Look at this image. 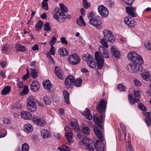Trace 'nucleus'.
I'll return each instance as SVG.
<instances>
[{"instance_id":"obj_46","label":"nucleus","mask_w":151,"mask_h":151,"mask_svg":"<svg viewBox=\"0 0 151 151\" xmlns=\"http://www.w3.org/2000/svg\"><path fill=\"white\" fill-rule=\"evenodd\" d=\"M31 77L33 78H35L37 76V74L36 70L35 69H33L31 71Z\"/></svg>"},{"instance_id":"obj_20","label":"nucleus","mask_w":151,"mask_h":151,"mask_svg":"<svg viewBox=\"0 0 151 151\" xmlns=\"http://www.w3.org/2000/svg\"><path fill=\"white\" fill-rule=\"evenodd\" d=\"M55 72L56 75L61 80L64 79V77L62 75L61 70L58 66H56L55 68Z\"/></svg>"},{"instance_id":"obj_58","label":"nucleus","mask_w":151,"mask_h":151,"mask_svg":"<svg viewBox=\"0 0 151 151\" xmlns=\"http://www.w3.org/2000/svg\"><path fill=\"white\" fill-rule=\"evenodd\" d=\"M11 120L9 119L8 118H5L4 119L3 123L4 124H9L11 123Z\"/></svg>"},{"instance_id":"obj_40","label":"nucleus","mask_w":151,"mask_h":151,"mask_svg":"<svg viewBox=\"0 0 151 151\" xmlns=\"http://www.w3.org/2000/svg\"><path fill=\"white\" fill-rule=\"evenodd\" d=\"M58 19L59 22H63L66 19V15L63 12L61 13V15H60Z\"/></svg>"},{"instance_id":"obj_59","label":"nucleus","mask_w":151,"mask_h":151,"mask_svg":"<svg viewBox=\"0 0 151 151\" xmlns=\"http://www.w3.org/2000/svg\"><path fill=\"white\" fill-rule=\"evenodd\" d=\"M60 42L63 44L66 45L68 44V42L65 37H61L60 38Z\"/></svg>"},{"instance_id":"obj_52","label":"nucleus","mask_w":151,"mask_h":151,"mask_svg":"<svg viewBox=\"0 0 151 151\" xmlns=\"http://www.w3.org/2000/svg\"><path fill=\"white\" fill-rule=\"evenodd\" d=\"M78 124L77 121L76 119H73L70 122V125L72 128H73L74 126Z\"/></svg>"},{"instance_id":"obj_16","label":"nucleus","mask_w":151,"mask_h":151,"mask_svg":"<svg viewBox=\"0 0 151 151\" xmlns=\"http://www.w3.org/2000/svg\"><path fill=\"white\" fill-rule=\"evenodd\" d=\"M40 87V85L39 83L37 81H32L30 85V90L34 92H36L38 91Z\"/></svg>"},{"instance_id":"obj_17","label":"nucleus","mask_w":151,"mask_h":151,"mask_svg":"<svg viewBox=\"0 0 151 151\" xmlns=\"http://www.w3.org/2000/svg\"><path fill=\"white\" fill-rule=\"evenodd\" d=\"M145 117L144 121L147 127H151V112H145L144 113Z\"/></svg>"},{"instance_id":"obj_30","label":"nucleus","mask_w":151,"mask_h":151,"mask_svg":"<svg viewBox=\"0 0 151 151\" xmlns=\"http://www.w3.org/2000/svg\"><path fill=\"white\" fill-rule=\"evenodd\" d=\"M128 99L129 102L131 105L134 104L136 102L138 103L139 102L138 101L135 99L133 98V96L132 94H129L128 95Z\"/></svg>"},{"instance_id":"obj_53","label":"nucleus","mask_w":151,"mask_h":151,"mask_svg":"<svg viewBox=\"0 0 151 151\" xmlns=\"http://www.w3.org/2000/svg\"><path fill=\"white\" fill-rule=\"evenodd\" d=\"M106 41V40H105L104 39H103L101 40V44L103 45L102 46L104 47V46L106 48H107L108 47V45L107 44V43Z\"/></svg>"},{"instance_id":"obj_11","label":"nucleus","mask_w":151,"mask_h":151,"mask_svg":"<svg viewBox=\"0 0 151 151\" xmlns=\"http://www.w3.org/2000/svg\"><path fill=\"white\" fill-rule=\"evenodd\" d=\"M27 105L28 109L32 112L35 111L37 106L34 99L31 97H29Z\"/></svg>"},{"instance_id":"obj_55","label":"nucleus","mask_w":151,"mask_h":151,"mask_svg":"<svg viewBox=\"0 0 151 151\" xmlns=\"http://www.w3.org/2000/svg\"><path fill=\"white\" fill-rule=\"evenodd\" d=\"M29 90L28 87L25 86L22 91L21 92V93H23L24 95L27 94L29 92Z\"/></svg>"},{"instance_id":"obj_24","label":"nucleus","mask_w":151,"mask_h":151,"mask_svg":"<svg viewBox=\"0 0 151 151\" xmlns=\"http://www.w3.org/2000/svg\"><path fill=\"white\" fill-rule=\"evenodd\" d=\"M24 130L27 133H31L33 130L32 126L29 123L25 124L24 126Z\"/></svg>"},{"instance_id":"obj_63","label":"nucleus","mask_w":151,"mask_h":151,"mask_svg":"<svg viewBox=\"0 0 151 151\" xmlns=\"http://www.w3.org/2000/svg\"><path fill=\"white\" fill-rule=\"evenodd\" d=\"M134 83L135 86H140L142 84L141 83L136 79H135L134 80Z\"/></svg>"},{"instance_id":"obj_3","label":"nucleus","mask_w":151,"mask_h":151,"mask_svg":"<svg viewBox=\"0 0 151 151\" xmlns=\"http://www.w3.org/2000/svg\"><path fill=\"white\" fill-rule=\"evenodd\" d=\"M107 102L104 99H101L96 106L97 111L100 114V118L103 120L105 117L107 106Z\"/></svg>"},{"instance_id":"obj_44","label":"nucleus","mask_w":151,"mask_h":151,"mask_svg":"<svg viewBox=\"0 0 151 151\" xmlns=\"http://www.w3.org/2000/svg\"><path fill=\"white\" fill-rule=\"evenodd\" d=\"M136 24L137 22H136L135 19H133L132 18V20L131 19L130 21V23L129 24V26L133 28L135 27Z\"/></svg>"},{"instance_id":"obj_61","label":"nucleus","mask_w":151,"mask_h":151,"mask_svg":"<svg viewBox=\"0 0 151 151\" xmlns=\"http://www.w3.org/2000/svg\"><path fill=\"white\" fill-rule=\"evenodd\" d=\"M55 48L53 46H51L50 49V52L52 55H54L55 54Z\"/></svg>"},{"instance_id":"obj_23","label":"nucleus","mask_w":151,"mask_h":151,"mask_svg":"<svg viewBox=\"0 0 151 151\" xmlns=\"http://www.w3.org/2000/svg\"><path fill=\"white\" fill-rule=\"evenodd\" d=\"M58 52L60 55L63 56H67L69 54L67 50L64 47L60 48L59 49Z\"/></svg>"},{"instance_id":"obj_48","label":"nucleus","mask_w":151,"mask_h":151,"mask_svg":"<svg viewBox=\"0 0 151 151\" xmlns=\"http://www.w3.org/2000/svg\"><path fill=\"white\" fill-rule=\"evenodd\" d=\"M6 131L5 129H2L0 130V138L4 137L6 136L7 134Z\"/></svg>"},{"instance_id":"obj_12","label":"nucleus","mask_w":151,"mask_h":151,"mask_svg":"<svg viewBox=\"0 0 151 151\" xmlns=\"http://www.w3.org/2000/svg\"><path fill=\"white\" fill-rule=\"evenodd\" d=\"M74 77L72 76H68L65 79V87L68 89L70 88L73 86L74 81Z\"/></svg>"},{"instance_id":"obj_47","label":"nucleus","mask_w":151,"mask_h":151,"mask_svg":"<svg viewBox=\"0 0 151 151\" xmlns=\"http://www.w3.org/2000/svg\"><path fill=\"white\" fill-rule=\"evenodd\" d=\"M117 88L118 90L122 91H124L126 89V87L121 84L118 85Z\"/></svg>"},{"instance_id":"obj_27","label":"nucleus","mask_w":151,"mask_h":151,"mask_svg":"<svg viewBox=\"0 0 151 151\" xmlns=\"http://www.w3.org/2000/svg\"><path fill=\"white\" fill-rule=\"evenodd\" d=\"M15 48L17 52H24L26 49L24 46L18 43H17L15 45Z\"/></svg>"},{"instance_id":"obj_25","label":"nucleus","mask_w":151,"mask_h":151,"mask_svg":"<svg viewBox=\"0 0 151 151\" xmlns=\"http://www.w3.org/2000/svg\"><path fill=\"white\" fill-rule=\"evenodd\" d=\"M63 94L65 102L68 105L70 103V99L69 94L68 92L66 90H64L63 91Z\"/></svg>"},{"instance_id":"obj_51","label":"nucleus","mask_w":151,"mask_h":151,"mask_svg":"<svg viewBox=\"0 0 151 151\" xmlns=\"http://www.w3.org/2000/svg\"><path fill=\"white\" fill-rule=\"evenodd\" d=\"M42 5L43 8L45 10L48 9V4L47 2H45L42 1Z\"/></svg>"},{"instance_id":"obj_28","label":"nucleus","mask_w":151,"mask_h":151,"mask_svg":"<svg viewBox=\"0 0 151 151\" xmlns=\"http://www.w3.org/2000/svg\"><path fill=\"white\" fill-rule=\"evenodd\" d=\"M126 9L127 13L131 17H135L136 16V14L134 12H133L131 9V7H126Z\"/></svg>"},{"instance_id":"obj_7","label":"nucleus","mask_w":151,"mask_h":151,"mask_svg":"<svg viewBox=\"0 0 151 151\" xmlns=\"http://www.w3.org/2000/svg\"><path fill=\"white\" fill-rule=\"evenodd\" d=\"M126 68L127 70L131 73L138 72L142 71L143 69L141 65L134 63L128 64Z\"/></svg>"},{"instance_id":"obj_49","label":"nucleus","mask_w":151,"mask_h":151,"mask_svg":"<svg viewBox=\"0 0 151 151\" xmlns=\"http://www.w3.org/2000/svg\"><path fill=\"white\" fill-rule=\"evenodd\" d=\"M138 107L140 110L144 111H146L147 109L146 107L142 103H139L138 105Z\"/></svg>"},{"instance_id":"obj_37","label":"nucleus","mask_w":151,"mask_h":151,"mask_svg":"<svg viewBox=\"0 0 151 151\" xmlns=\"http://www.w3.org/2000/svg\"><path fill=\"white\" fill-rule=\"evenodd\" d=\"M52 29V28L50 26L49 23L48 22H46L44 25V29L45 31L49 32Z\"/></svg>"},{"instance_id":"obj_4","label":"nucleus","mask_w":151,"mask_h":151,"mask_svg":"<svg viewBox=\"0 0 151 151\" xmlns=\"http://www.w3.org/2000/svg\"><path fill=\"white\" fill-rule=\"evenodd\" d=\"M127 58L131 62L134 63L142 64L144 63L142 57L133 51H132L128 53Z\"/></svg>"},{"instance_id":"obj_50","label":"nucleus","mask_w":151,"mask_h":151,"mask_svg":"<svg viewBox=\"0 0 151 151\" xmlns=\"http://www.w3.org/2000/svg\"><path fill=\"white\" fill-rule=\"evenodd\" d=\"M132 20V18H131L129 16L125 17L124 18V22L125 23L129 26V24L130 23V21Z\"/></svg>"},{"instance_id":"obj_31","label":"nucleus","mask_w":151,"mask_h":151,"mask_svg":"<svg viewBox=\"0 0 151 151\" xmlns=\"http://www.w3.org/2000/svg\"><path fill=\"white\" fill-rule=\"evenodd\" d=\"M81 131L83 134L86 135H89L90 133V129L89 127L87 126H85L83 127L81 129Z\"/></svg>"},{"instance_id":"obj_18","label":"nucleus","mask_w":151,"mask_h":151,"mask_svg":"<svg viewBox=\"0 0 151 151\" xmlns=\"http://www.w3.org/2000/svg\"><path fill=\"white\" fill-rule=\"evenodd\" d=\"M111 50L113 56L116 58H119L120 56V53L117 49L114 46H112Z\"/></svg>"},{"instance_id":"obj_14","label":"nucleus","mask_w":151,"mask_h":151,"mask_svg":"<svg viewBox=\"0 0 151 151\" xmlns=\"http://www.w3.org/2000/svg\"><path fill=\"white\" fill-rule=\"evenodd\" d=\"M98 11L99 14L103 17H107L109 15V12L108 9L104 6L100 5L98 7Z\"/></svg>"},{"instance_id":"obj_2","label":"nucleus","mask_w":151,"mask_h":151,"mask_svg":"<svg viewBox=\"0 0 151 151\" xmlns=\"http://www.w3.org/2000/svg\"><path fill=\"white\" fill-rule=\"evenodd\" d=\"M94 132L97 137L101 140L96 141V145H95V148L97 151H103L104 150V145L103 143V138L101 132L98 127L94 129Z\"/></svg>"},{"instance_id":"obj_62","label":"nucleus","mask_w":151,"mask_h":151,"mask_svg":"<svg viewBox=\"0 0 151 151\" xmlns=\"http://www.w3.org/2000/svg\"><path fill=\"white\" fill-rule=\"evenodd\" d=\"M72 129L74 131L76 132H79L81 131L80 129L79 128V127L78 124L74 126V127L72 128Z\"/></svg>"},{"instance_id":"obj_43","label":"nucleus","mask_w":151,"mask_h":151,"mask_svg":"<svg viewBox=\"0 0 151 151\" xmlns=\"http://www.w3.org/2000/svg\"><path fill=\"white\" fill-rule=\"evenodd\" d=\"M59 6L61 8L60 10H61V11H63L65 12H68V9L67 7L65 6L64 4L61 3L60 4Z\"/></svg>"},{"instance_id":"obj_41","label":"nucleus","mask_w":151,"mask_h":151,"mask_svg":"<svg viewBox=\"0 0 151 151\" xmlns=\"http://www.w3.org/2000/svg\"><path fill=\"white\" fill-rule=\"evenodd\" d=\"M134 96L135 99H136L139 102L140 92L138 90H136L134 92Z\"/></svg>"},{"instance_id":"obj_21","label":"nucleus","mask_w":151,"mask_h":151,"mask_svg":"<svg viewBox=\"0 0 151 151\" xmlns=\"http://www.w3.org/2000/svg\"><path fill=\"white\" fill-rule=\"evenodd\" d=\"M93 119L95 123L97 125V126L99 127L98 128L99 129H100L102 130V129H103L102 125V124L101 121L99 119L98 117L96 115H94Z\"/></svg>"},{"instance_id":"obj_64","label":"nucleus","mask_w":151,"mask_h":151,"mask_svg":"<svg viewBox=\"0 0 151 151\" xmlns=\"http://www.w3.org/2000/svg\"><path fill=\"white\" fill-rule=\"evenodd\" d=\"M121 128L122 130L124 132H126V130L124 124L122 122L120 123Z\"/></svg>"},{"instance_id":"obj_36","label":"nucleus","mask_w":151,"mask_h":151,"mask_svg":"<svg viewBox=\"0 0 151 151\" xmlns=\"http://www.w3.org/2000/svg\"><path fill=\"white\" fill-rule=\"evenodd\" d=\"M43 100L45 104L46 105H49L51 103V100L50 97L46 96L43 98Z\"/></svg>"},{"instance_id":"obj_22","label":"nucleus","mask_w":151,"mask_h":151,"mask_svg":"<svg viewBox=\"0 0 151 151\" xmlns=\"http://www.w3.org/2000/svg\"><path fill=\"white\" fill-rule=\"evenodd\" d=\"M42 85L44 88L46 90H50L52 87L50 81L48 79L45 80L43 81Z\"/></svg>"},{"instance_id":"obj_38","label":"nucleus","mask_w":151,"mask_h":151,"mask_svg":"<svg viewBox=\"0 0 151 151\" xmlns=\"http://www.w3.org/2000/svg\"><path fill=\"white\" fill-rule=\"evenodd\" d=\"M83 6L84 8L85 9H88L91 6V4L88 2L87 0H83Z\"/></svg>"},{"instance_id":"obj_35","label":"nucleus","mask_w":151,"mask_h":151,"mask_svg":"<svg viewBox=\"0 0 151 151\" xmlns=\"http://www.w3.org/2000/svg\"><path fill=\"white\" fill-rule=\"evenodd\" d=\"M74 85L78 87H80L82 83V80L81 78H77L75 81Z\"/></svg>"},{"instance_id":"obj_19","label":"nucleus","mask_w":151,"mask_h":151,"mask_svg":"<svg viewBox=\"0 0 151 151\" xmlns=\"http://www.w3.org/2000/svg\"><path fill=\"white\" fill-rule=\"evenodd\" d=\"M21 116L24 119L29 120L31 119L32 116L30 113L27 111H23L21 113Z\"/></svg>"},{"instance_id":"obj_15","label":"nucleus","mask_w":151,"mask_h":151,"mask_svg":"<svg viewBox=\"0 0 151 151\" xmlns=\"http://www.w3.org/2000/svg\"><path fill=\"white\" fill-rule=\"evenodd\" d=\"M32 121L39 127H44L46 124V122L42 119L38 118L37 116L32 118Z\"/></svg>"},{"instance_id":"obj_60","label":"nucleus","mask_w":151,"mask_h":151,"mask_svg":"<svg viewBox=\"0 0 151 151\" xmlns=\"http://www.w3.org/2000/svg\"><path fill=\"white\" fill-rule=\"evenodd\" d=\"M94 16V13L93 12H91L88 14V17L90 19H93L94 17H95Z\"/></svg>"},{"instance_id":"obj_6","label":"nucleus","mask_w":151,"mask_h":151,"mask_svg":"<svg viewBox=\"0 0 151 151\" xmlns=\"http://www.w3.org/2000/svg\"><path fill=\"white\" fill-rule=\"evenodd\" d=\"M82 142L85 148L88 151H94L95 149V144L91 139L86 137H84L82 139Z\"/></svg>"},{"instance_id":"obj_8","label":"nucleus","mask_w":151,"mask_h":151,"mask_svg":"<svg viewBox=\"0 0 151 151\" xmlns=\"http://www.w3.org/2000/svg\"><path fill=\"white\" fill-rule=\"evenodd\" d=\"M89 23L91 25L95 27L98 29H100L102 27L101 25V19L100 16H97L93 19H91L89 21Z\"/></svg>"},{"instance_id":"obj_57","label":"nucleus","mask_w":151,"mask_h":151,"mask_svg":"<svg viewBox=\"0 0 151 151\" xmlns=\"http://www.w3.org/2000/svg\"><path fill=\"white\" fill-rule=\"evenodd\" d=\"M124 2L128 6L131 5L134 0H123Z\"/></svg>"},{"instance_id":"obj_10","label":"nucleus","mask_w":151,"mask_h":151,"mask_svg":"<svg viewBox=\"0 0 151 151\" xmlns=\"http://www.w3.org/2000/svg\"><path fill=\"white\" fill-rule=\"evenodd\" d=\"M68 59L69 63L73 65H76L79 63L81 60L78 55L76 53L70 55L68 57Z\"/></svg>"},{"instance_id":"obj_54","label":"nucleus","mask_w":151,"mask_h":151,"mask_svg":"<svg viewBox=\"0 0 151 151\" xmlns=\"http://www.w3.org/2000/svg\"><path fill=\"white\" fill-rule=\"evenodd\" d=\"M57 40L56 37H53L52 38L51 41L50 42V46H52L54 45L56 43Z\"/></svg>"},{"instance_id":"obj_42","label":"nucleus","mask_w":151,"mask_h":151,"mask_svg":"<svg viewBox=\"0 0 151 151\" xmlns=\"http://www.w3.org/2000/svg\"><path fill=\"white\" fill-rule=\"evenodd\" d=\"M58 149L60 150V151H71L68 147L64 145L62 146V148L60 147H58Z\"/></svg>"},{"instance_id":"obj_56","label":"nucleus","mask_w":151,"mask_h":151,"mask_svg":"<svg viewBox=\"0 0 151 151\" xmlns=\"http://www.w3.org/2000/svg\"><path fill=\"white\" fill-rule=\"evenodd\" d=\"M145 48L149 50H151V42H147L145 43Z\"/></svg>"},{"instance_id":"obj_34","label":"nucleus","mask_w":151,"mask_h":151,"mask_svg":"<svg viewBox=\"0 0 151 151\" xmlns=\"http://www.w3.org/2000/svg\"><path fill=\"white\" fill-rule=\"evenodd\" d=\"M86 111L84 112L85 116L87 119L90 120L92 118V116L91 114V112L89 109L86 108Z\"/></svg>"},{"instance_id":"obj_1","label":"nucleus","mask_w":151,"mask_h":151,"mask_svg":"<svg viewBox=\"0 0 151 151\" xmlns=\"http://www.w3.org/2000/svg\"><path fill=\"white\" fill-rule=\"evenodd\" d=\"M99 50V52L96 51L95 53V56L96 60L97 68L99 70H101L104 64V59L103 58H109V56L107 50L103 46H100Z\"/></svg>"},{"instance_id":"obj_5","label":"nucleus","mask_w":151,"mask_h":151,"mask_svg":"<svg viewBox=\"0 0 151 151\" xmlns=\"http://www.w3.org/2000/svg\"><path fill=\"white\" fill-rule=\"evenodd\" d=\"M82 59L86 61L88 66L92 68H96V63L95 59L92 57L89 53H87L83 55Z\"/></svg>"},{"instance_id":"obj_13","label":"nucleus","mask_w":151,"mask_h":151,"mask_svg":"<svg viewBox=\"0 0 151 151\" xmlns=\"http://www.w3.org/2000/svg\"><path fill=\"white\" fill-rule=\"evenodd\" d=\"M65 131V136L66 137L68 142H73L72 140L73 136V132L70 128L68 127H65L64 128Z\"/></svg>"},{"instance_id":"obj_45","label":"nucleus","mask_w":151,"mask_h":151,"mask_svg":"<svg viewBox=\"0 0 151 151\" xmlns=\"http://www.w3.org/2000/svg\"><path fill=\"white\" fill-rule=\"evenodd\" d=\"M141 76L143 78L145 81H146L147 79L149 78L150 75L149 73L146 72L142 73L141 74Z\"/></svg>"},{"instance_id":"obj_29","label":"nucleus","mask_w":151,"mask_h":151,"mask_svg":"<svg viewBox=\"0 0 151 151\" xmlns=\"http://www.w3.org/2000/svg\"><path fill=\"white\" fill-rule=\"evenodd\" d=\"M41 135L44 138L50 137V135L49 131L45 129H42L41 132Z\"/></svg>"},{"instance_id":"obj_39","label":"nucleus","mask_w":151,"mask_h":151,"mask_svg":"<svg viewBox=\"0 0 151 151\" xmlns=\"http://www.w3.org/2000/svg\"><path fill=\"white\" fill-rule=\"evenodd\" d=\"M29 149V146L27 143H25L22 145V151H28Z\"/></svg>"},{"instance_id":"obj_33","label":"nucleus","mask_w":151,"mask_h":151,"mask_svg":"<svg viewBox=\"0 0 151 151\" xmlns=\"http://www.w3.org/2000/svg\"><path fill=\"white\" fill-rule=\"evenodd\" d=\"M43 24V22L41 20H39L35 25L36 30L37 31L40 30L42 29Z\"/></svg>"},{"instance_id":"obj_32","label":"nucleus","mask_w":151,"mask_h":151,"mask_svg":"<svg viewBox=\"0 0 151 151\" xmlns=\"http://www.w3.org/2000/svg\"><path fill=\"white\" fill-rule=\"evenodd\" d=\"M11 89V88L10 86H6L2 90L1 93L3 95H6L10 91Z\"/></svg>"},{"instance_id":"obj_9","label":"nucleus","mask_w":151,"mask_h":151,"mask_svg":"<svg viewBox=\"0 0 151 151\" xmlns=\"http://www.w3.org/2000/svg\"><path fill=\"white\" fill-rule=\"evenodd\" d=\"M104 38L107 41L113 43L115 39L112 32L109 30L105 29L103 31Z\"/></svg>"},{"instance_id":"obj_26","label":"nucleus","mask_w":151,"mask_h":151,"mask_svg":"<svg viewBox=\"0 0 151 151\" xmlns=\"http://www.w3.org/2000/svg\"><path fill=\"white\" fill-rule=\"evenodd\" d=\"M55 14L53 16L54 19L58 21L59 17L60 15H61L62 11L58 7H56L55 9Z\"/></svg>"}]
</instances>
